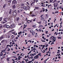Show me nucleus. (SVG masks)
Wrapping results in <instances>:
<instances>
[{
  "instance_id": "f257e3e1",
  "label": "nucleus",
  "mask_w": 63,
  "mask_h": 63,
  "mask_svg": "<svg viewBox=\"0 0 63 63\" xmlns=\"http://www.w3.org/2000/svg\"><path fill=\"white\" fill-rule=\"evenodd\" d=\"M29 8H30V7L26 5V6H24V9L25 10H29Z\"/></svg>"
},
{
  "instance_id": "f03ea898",
  "label": "nucleus",
  "mask_w": 63,
  "mask_h": 63,
  "mask_svg": "<svg viewBox=\"0 0 63 63\" xmlns=\"http://www.w3.org/2000/svg\"><path fill=\"white\" fill-rule=\"evenodd\" d=\"M16 11L15 10L12 13V14H13V15L14 16H15V17H16Z\"/></svg>"
},
{
  "instance_id": "7ed1b4c3",
  "label": "nucleus",
  "mask_w": 63,
  "mask_h": 63,
  "mask_svg": "<svg viewBox=\"0 0 63 63\" xmlns=\"http://www.w3.org/2000/svg\"><path fill=\"white\" fill-rule=\"evenodd\" d=\"M16 27V25L15 24H13L11 25V26L10 27V28H15Z\"/></svg>"
},
{
  "instance_id": "20e7f679",
  "label": "nucleus",
  "mask_w": 63,
  "mask_h": 63,
  "mask_svg": "<svg viewBox=\"0 0 63 63\" xmlns=\"http://www.w3.org/2000/svg\"><path fill=\"white\" fill-rule=\"evenodd\" d=\"M17 3L16 1V0H14L12 1V4H16Z\"/></svg>"
},
{
  "instance_id": "39448f33",
  "label": "nucleus",
  "mask_w": 63,
  "mask_h": 63,
  "mask_svg": "<svg viewBox=\"0 0 63 63\" xmlns=\"http://www.w3.org/2000/svg\"><path fill=\"white\" fill-rule=\"evenodd\" d=\"M23 10V9H22L21 10L20 9L18 10L17 11V13H18V14H19V13H20L21 12V11H22Z\"/></svg>"
},
{
  "instance_id": "423d86ee",
  "label": "nucleus",
  "mask_w": 63,
  "mask_h": 63,
  "mask_svg": "<svg viewBox=\"0 0 63 63\" xmlns=\"http://www.w3.org/2000/svg\"><path fill=\"white\" fill-rule=\"evenodd\" d=\"M4 36H5V35L3 34L1 36L0 38V39L1 40L2 39H4Z\"/></svg>"
},
{
  "instance_id": "0eeeda50",
  "label": "nucleus",
  "mask_w": 63,
  "mask_h": 63,
  "mask_svg": "<svg viewBox=\"0 0 63 63\" xmlns=\"http://www.w3.org/2000/svg\"><path fill=\"white\" fill-rule=\"evenodd\" d=\"M3 20L6 22H7V21H8V18H4L3 19Z\"/></svg>"
},
{
  "instance_id": "6e6552de",
  "label": "nucleus",
  "mask_w": 63,
  "mask_h": 63,
  "mask_svg": "<svg viewBox=\"0 0 63 63\" xmlns=\"http://www.w3.org/2000/svg\"><path fill=\"white\" fill-rule=\"evenodd\" d=\"M25 20L26 21H27V22H28V21H30V22H32V21H30V20H28V19H27V17L26 18Z\"/></svg>"
},
{
  "instance_id": "1a4fd4ad",
  "label": "nucleus",
  "mask_w": 63,
  "mask_h": 63,
  "mask_svg": "<svg viewBox=\"0 0 63 63\" xmlns=\"http://www.w3.org/2000/svg\"><path fill=\"white\" fill-rule=\"evenodd\" d=\"M35 3V1H34L33 2H32L31 4V5L32 6H33L34 5V3Z\"/></svg>"
},
{
  "instance_id": "9d476101",
  "label": "nucleus",
  "mask_w": 63,
  "mask_h": 63,
  "mask_svg": "<svg viewBox=\"0 0 63 63\" xmlns=\"http://www.w3.org/2000/svg\"><path fill=\"white\" fill-rule=\"evenodd\" d=\"M5 27L6 28H10V26L8 25H6L5 26Z\"/></svg>"
},
{
  "instance_id": "9b49d317",
  "label": "nucleus",
  "mask_w": 63,
  "mask_h": 63,
  "mask_svg": "<svg viewBox=\"0 0 63 63\" xmlns=\"http://www.w3.org/2000/svg\"><path fill=\"white\" fill-rule=\"evenodd\" d=\"M35 32H33L32 33V34L33 36H34V35H35Z\"/></svg>"
},
{
  "instance_id": "f8f14e48",
  "label": "nucleus",
  "mask_w": 63,
  "mask_h": 63,
  "mask_svg": "<svg viewBox=\"0 0 63 63\" xmlns=\"http://www.w3.org/2000/svg\"><path fill=\"white\" fill-rule=\"evenodd\" d=\"M12 8L13 9H14V8H16V6H15V5H14L12 6Z\"/></svg>"
},
{
  "instance_id": "ddd939ff",
  "label": "nucleus",
  "mask_w": 63,
  "mask_h": 63,
  "mask_svg": "<svg viewBox=\"0 0 63 63\" xmlns=\"http://www.w3.org/2000/svg\"><path fill=\"white\" fill-rule=\"evenodd\" d=\"M19 17H18L16 18V21H18L19 20Z\"/></svg>"
},
{
  "instance_id": "4468645a",
  "label": "nucleus",
  "mask_w": 63,
  "mask_h": 63,
  "mask_svg": "<svg viewBox=\"0 0 63 63\" xmlns=\"http://www.w3.org/2000/svg\"><path fill=\"white\" fill-rule=\"evenodd\" d=\"M52 37H53V39H56V38H55V37H54V36H52L51 37H50V38H52Z\"/></svg>"
},
{
  "instance_id": "2eb2a0df",
  "label": "nucleus",
  "mask_w": 63,
  "mask_h": 63,
  "mask_svg": "<svg viewBox=\"0 0 63 63\" xmlns=\"http://www.w3.org/2000/svg\"><path fill=\"white\" fill-rule=\"evenodd\" d=\"M35 9L36 10H39V7H35Z\"/></svg>"
},
{
  "instance_id": "dca6fc26",
  "label": "nucleus",
  "mask_w": 63,
  "mask_h": 63,
  "mask_svg": "<svg viewBox=\"0 0 63 63\" xmlns=\"http://www.w3.org/2000/svg\"><path fill=\"white\" fill-rule=\"evenodd\" d=\"M35 59H37V58H38V56L37 55H36V56H35Z\"/></svg>"
},
{
  "instance_id": "f3484780",
  "label": "nucleus",
  "mask_w": 63,
  "mask_h": 63,
  "mask_svg": "<svg viewBox=\"0 0 63 63\" xmlns=\"http://www.w3.org/2000/svg\"><path fill=\"white\" fill-rule=\"evenodd\" d=\"M10 36H11V35L9 34L8 36V39H9V38H10Z\"/></svg>"
},
{
  "instance_id": "a211bd4d",
  "label": "nucleus",
  "mask_w": 63,
  "mask_h": 63,
  "mask_svg": "<svg viewBox=\"0 0 63 63\" xmlns=\"http://www.w3.org/2000/svg\"><path fill=\"white\" fill-rule=\"evenodd\" d=\"M41 53H39V54H38V55H39V56H41L42 55H41Z\"/></svg>"
},
{
  "instance_id": "6ab92c4d",
  "label": "nucleus",
  "mask_w": 63,
  "mask_h": 63,
  "mask_svg": "<svg viewBox=\"0 0 63 63\" xmlns=\"http://www.w3.org/2000/svg\"><path fill=\"white\" fill-rule=\"evenodd\" d=\"M24 28H26V26H27V25H26L25 26V25H24Z\"/></svg>"
},
{
  "instance_id": "aec40b11",
  "label": "nucleus",
  "mask_w": 63,
  "mask_h": 63,
  "mask_svg": "<svg viewBox=\"0 0 63 63\" xmlns=\"http://www.w3.org/2000/svg\"><path fill=\"white\" fill-rule=\"evenodd\" d=\"M36 15H34V14H32L31 15V16H35Z\"/></svg>"
},
{
  "instance_id": "412c9836",
  "label": "nucleus",
  "mask_w": 63,
  "mask_h": 63,
  "mask_svg": "<svg viewBox=\"0 0 63 63\" xmlns=\"http://www.w3.org/2000/svg\"><path fill=\"white\" fill-rule=\"evenodd\" d=\"M3 33H5V32H6V30H3Z\"/></svg>"
},
{
  "instance_id": "4be33fe9",
  "label": "nucleus",
  "mask_w": 63,
  "mask_h": 63,
  "mask_svg": "<svg viewBox=\"0 0 63 63\" xmlns=\"http://www.w3.org/2000/svg\"><path fill=\"white\" fill-rule=\"evenodd\" d=\"M56 34V35H58V33H57V32L56 33V32H55L54 33V35H55V34Z\"/></svg>"
},
{
  "instance_id": "5701e85b",
  "label": "nucleus",
  "mask_w": 63,
  "mask_h": 63,
  "mask_svg": "<svg viewBox=\"0 0 63 63\" xmlns=\"http://www.w3.org/2000/svg\"><path fill=\"white\" fill-rule=\"evenodd\" d=\"M11 58H8L7 59V61H9V59Z\"/></svg>"
},
{
  "instance_id": "b1692460",
  "label": "nucleus",
  "mask_w": 63,
  "mask_h": 63,
  "mask_svg": "<svg viewBox=\"0 0 63 63\" xmlns=\"http://www.w3.org/2000/svg\"><path fill=\"white\" fill-rule=\"evenodd\" d=\"M44 20V18H43V17H42L41 18V20Z\"/></svg>"
},
{
  "instance_id": "393cba45",
  "label": "nucleus",
  "mask_w": 63,
  "mask_h": 63,
  "mask_svg": "<svg viewBox=\"0 0 63 63\" xmlns=\"http://www.w3.org/2000/svg\"><path fill=\"white\" fill-rule=\"evenodd\" d=\"M8 2L9 3H10V4H11V0H9L8 1Z\"/></svg>"
},
{
  "instance_id": "a878e982",
  "label": "nucleus",
  "mask_w": 63,
  "mask_h": 63,
  "mask_svg": "<svg viewBox=\"0 0 63 63\" xmlns=\"http://www.w3.org/2000/svg\"><path fill=\"white\" fill-rule=\"evenodd\" d=\"M33 32V31L32 30H30L31 33H32V32Z\"/></svg>"
},
{
  "instance_id": "bb28decb",
  "label": "nucleus",
  "mask_w": 63,
  "mask_h": 63,
  "mask_svg": "<svg viewBox=\"0 0 63 63\" xmlns=\"http://www.w3.org/2000/svg\"><path fill=\"white\" fill-rule=\"evenodd\" d=\"M32 27H33V28H35V27H36V25H34L32 26Z\"/></svg>"
},
{
  "instance_id": "cd10ccee",
  "label": "nucleus",
  "mask_w": 63,
  "mask_h": 63,
  "mask_svg": "<svg viewBox=\"0 0 63 63\" xmlns=\"http://www.w3.org/2000/svg\"><path fill=\"white\" fill-rule=\"evenodd\" d=\"M39 27H43V25H39Z\"/></svg>"
},
{
  "instance_id": "c85d7f7f",
  "label": "nucleus",
  "mask_w": 63,
  "mask_h": 63,
  "mask_svg": "<svg viewBox=\"0 0 63 63\" xmlns=\"http://www.w3.org/2000/svg\"><path fill=\"white\" fill-rule=\"evenodd\" d=\"M2 20V17L0 18V21H1Z\"/></svg>"
},
{
  "instance_id": "c756f323",
  "label": "nucleus",
  "mask_w": 63,
  "mask_h": 63,
  "mask_svg": "<svg viewBox=\"0 0 63 63\" xmlns=\"http://www.w3.org/2000/svg\"><path fill=\"white\" fill-rule=\"evenodd\" d=\"M52 40V41H53V42H55V41L56 40V39H53Z\"/></svg>"
},
{
  "instance_id": "7c9ffc66",
  "label": "nucleus",
  "mask_w": 63,
  "mask_h": 63,
  "mask_svg": "<svg viewBox=\"0 0 63 63\" xmlns=\"http://www.w3.org/2000/svg\"><path fill=\"white\" fill-rule=\"evenodd\" d=\"M42 10H43V12H45V9L44 8H43L42 9Z\"/></svg>"
},
{
  "instance_id": "2f4dec72",
  "label": "nucleus",
  "mask_w": 63,
  "mask_h": 63,
  "mask_svg": "<svg viewBox=\"0 0 63 63\" xmlns=\"http://www.w3.org/2000/svg\"><path fill=\"white\" fill-rule=\"evenodd\" d=\"M53 1V0H50V3H52V2Z\"/></svg>"
},
{
  "instance_id": "473e14b6",
  "label": "nucleus",
  "mask_w": 63,
  "mask_h": 63,
  "mask_svg": "<svg viewBox=\"0 0 63 63\" xmlns=\"http://www.w3.org/2000/svg\"><path fill=\"white\" fill-rule=\"evenodd\" d=\"M6 7V4H5L3 6V8H5V7Z\"/></svg>"
},
{
  "instance_id": "72a5a7b5",
  "label": "nucleus",
  "mask_w": 63,
  "mask_h": 63,
  "mask_svg": "<svg viewBox=\"0 0 63 63\" xmlns=\"http://www.w3.org/2000/svg\"><path fill=\"white\" fill-rule=\"evenodd\" d=\"M8 5L9 6H10V5H11V3H8Z\"/></svg>"
},
{
  "instance_id": "f704fd0d",
  "label": "nucleus",
  "mask_w": 63,
  "mask_h": 63,
  "mask_svg": "<svg viewBox=\"0 0 63 63\" xmlns=\"http://www.w3.org/2000/svg\"><path fill=\"white\" fill-rule=\"evenodd\" d=\"M10 47V45H7V46L6 48H7L8 47Z\"/></svg>"
},
{
  "instance_id": "c9c22d12",
  "label": "nucleus",
  "mask_w": 63,
  "mask_h": 63,
  "mask_svg": "<svg viewBox=\"0 0 63 63\" xmlns=\"http://www.w3.org/2000/svg\"><path fill=\"white\" fill-rule=\"evenodd\" d=\"M46 34H47V33H48V31H47L45 32Z\"/></svg>"
},
{
  "instance_id": "e433bc0d",
  "label": "nucleus",
  "mask_w": 63,
  "mask_h": 63,
  "mask_svg": "<svg viewBox=\"0 0 63 63\" xmlns=\"http://www.w3.org/2000/svg\"><path fill=\"white\" fill-rule=\"evenodd\" d=\"M37 23H39V24H41V21H40L39 22H38Z\"/></svg>"
},
{
  "instance_id": "4c0bfd02",
  "label": "nucleus",
  "mask_w": 63,
  "mask_h": 63,
  "mask_svg": "<svg viewBox=\"0 0 63 63\" xmlns=\"http://www.w3.org/2000/svg\"><path fill=\"white\" fill-rule=\"evenodd\" d=\"M2 25L0 26V29H1V28H2Z\"/></svg>"
},
{
  "instance_id": "58836bf2",
  "label": "nucleus",
  "mask_w": 63,
  "mask_h": 63,
  "mask_svg": "<svg viewBox=\"0 0 63 63\" xmlns=\"http://www.w3.org/2000/svg\"><path fill=\"white\" fill-rule=\"evenodd\" d=\"M45 11H46V12H47L48 10L47 9H45Z\"/></svg>"
},
{
  "instance_id": "ea45409f",
  "label": "nucleus",
  "mask_w": 63,
  "mask_h": 63,
  "mask_svg": "<svg viewBox=\"0 0 63 63\" xmlns=\"http://www.w3.org/2000/svg\"><path fill=\"white\" fill-rule=\"evenodd\" d=\"M36 19V18H34V19L33 20V21H35V20Z\"/></svg>"
},
{
  "instance_id": "a19ab883",
  "label": "nucleus",
  "mask_w": 63,
  "mask_h": 63,
  "mask_svg": "<svg viewBox=\"0 0 63 63\" xmlns=\"http://www.w3.org/2000/svg\"><path fill=\"white\" fill-rule=\"evenodd\" d=\"M48 44H46V46L45 47H47V46H48Z\"/></svg>"
},
{
  "instance_id": "79ce46f5",
  "label": "nucleus",
  "mask_w": 63,
  "mask_h": 63,
  "mask_svg": "<svg viewBox=\"0 0 63 63\" xmlns=\"http://www.w3.org/2000/svg\"><path fill=\"white\" fill-rule=\"evenodd\" d=\"M4 58V57L3 58H1V60H2V59H3Z\"/></svg>"
},
{
  "instance_id": "37998d69",
  "label": "nucleus",
  "mask_w": 63,
  "mask_h": 63,
  "mask_svg": "<svg viewBox=\"0 0 63 63\" xmlns=\"http://www.w3.org/2000/svg\"><path fill=\"white\" fill-rule=\"evenodd\" d=\"M3 53H2L1 54L0 56H3Z\"/></svg>"
},
{
  "instance_id": "c03bdc74",
  "label": "nucleus",
  "mask_w": 63,
  "mask_h": 63,
  "mask_svg": "<svg viewBox=\"0 0 63 63\" xmlns=\"http://www.w3.org/2000/svg\"><path fill=\"white\" fill-rule=\"evenodd\" d=\"M55 13H58V11H56L55 12Z\"/></svg>"
},
{
  "instance_id": "a18cd8bd",
  "label": "nucleus",
  "mask_w": 63,
  "mask_h": 63,
  "mask_svg": "<svg viewBox=\"0 0 63 63\" xmlns=\"http://www.w3.org/2000/svg\"><path fill=\"white\" fill-rule=\"evenodd\" d=\"M32 14V12H31L30 13V15H31Z\"/></svg>"
},
{
  "instance_id": "49530a36",
  "label": "nucleus",
  "mask_w": 63,
  "mask_h": 63,
  "mask_svg": "<svg viewBox=\"0 0 63 63\" xmlns=\"http://www.w3.org/2000/svg\"><path fill=\"white\" fill-rule=\"evenodd\" d=\"M7 50L8 51H10V49L9 48V49H8Z\"/></svg>"
},
{
  "instance_id": "de8ad7c7",
  "label": "nucleus",
  "mask_w": 63,
  "mask_h": 63,
  "mask_svg": "<svg viewBox=\"0 0 63 63\" xmlns=\"http://www.w3.org/2000/svg\"><path fill=\"white\" fill-rule=\"evenodd\" d=\"M39 31H40V32H41L42 31H41V29H40L39 30Z\"/></svg>"
},
{
  "instance_id": "09e8293b",
  "label": "nucleus",
  "mask_w": 63,
  "mask_h": 63,
  "mask_svg": "<svg viewBox=\"0 0 63 63\" xmlns=\"http://www.w3.org/2000/svg\"><path fill=\"white\" fill-rule=\"evenodd\" d=\"M32 61L31 62V61H29V62H28L27 63H31Z\"/></svg>"
},
{
  "instance_id": "8fccbe9b",
  "label": "nucleus",
  "mask_w": 63,
  "mask_h": 63,
  "mask_svg": "<svg viewBox=\"0 0 63 63\" xmlns=\"http://www.w3.org/2000/svg\"><path fill=\"white\" fill-rule=\"evenodd\" d=\"M41 41H42V42H45V41L43 40H42V39L41 40Z\"/></svg>"
},
{
  "instance_id": "3c124183",
  "label": "nucleus",
  "mask_w": 63,
  "mask_h": 63,
  "mask_svg": "<svg viewBox=\"0 0 63 63\" xmlns=\"http://www.w3.org/2000/svg\"><path fill=\"white\" fill-rule=\"evenodd\" d=\"M27 4H28L29 5V3L28 2H27Z\"/></svg>"
},
{
  "instance_id": "603ef678",
  "label": "nucleus",
  "mask_w": 63,
  "mask_h": 63,
  "mask_svg": "<svg viewBox=\"0 0 63 63\" xmlns=\"http://www.w3.org/2000/svg\"><path fill=\"white\" fill-rule=\"evenodd\" d=\"M47 48H46V49H45V50H46V51L47 50Z\"/></svg>"
},
{
  "instance_id": "864d4df0",
  "label": "nucleus",
  "mask_w": 63,
  "mask_h": 63,
  "mask_svg": "<svg viewBox=\"0 0 63 63\" xmlns=\"http://www.w3.org/2000/svg\"><path fill=\"white\" fill-rule=\"evenodd\" d=\"M6 22H3L2 23H3V24H4L5 23H6Z\"/></svg>"
},
{
  "instance_id": "5fc2aeb1",
  "label": "nucleus",
  "mask_w": 63,
  "mask_h": 63,
  "mask_svg": "<svg viewBox=\"0 0 63 63\" xmlns=\"http://www.w3.org/2000/svg\"><path fill=\"white\" fill-rule=\"evenodd\" d=\"M58 58L59 59H60V58H61V57H60V56H59L58 57Z\"/></svg>"
},
{
  "instance_id": "6e6d98bb",
  "label": "nucleus",
  "mask_w": 63,
  "mask_h": 63,
  "mask_svg": "<svg viewBox=\"0 0 63 63\" xmlns=\"http://www.w3.org/2000/svg\"><path fill=\"white\" fill-rule=\"evenodd\" d=\"M44 16L43 15H41L40 16V17H42V16Z\"/></svg>"
},
{
  "instance_id": "4d7b16f0",
  "label": "nucleus",
  "mask_w": 63,
  "mask_h": 63,
  "mask_svg": "<svg viewBox=\"0 0 63 63\" xmlns=\"http://www.w3.org/2000/svg\"><path fill=\"white\" fill-rule=\"evenodd\" d=\"M31 48L32 49H33L34 48V47H31Z\"/></svg>"
},
{
  "instance_id": "13d9d810",
  "label": "nucleus",
  "mask_w": 63,
  "mask_h": 63,
  "mask_svg": "<svg viewBox=\"0 0 63 63\" xmlns=\"http://www.w3.org/2000/svg\"><path fill=\"white\" fill-rule=\"evenodd\" d=\"M47 60V59H46V60H45L44 61V62H46V61Z\"/></svg>"
},
{
  "instance_id": "bf43d9fd",
  "label": "nucleus",
  "mask_w": 63,
  "mask_h": 63,
  "mask_svg": "<svg viewBox=\"0 0 63 63\" xmlns=\"http://www.w3.org/2000/svg\"><path fill=\"white\" fill-rule=\"evenodd\" d=\"M60 52H57V53H58V54H59V53H60Z\"/></svg>"
},
{
  "instance_id": "052dcab7",
  "label": "nucleus",
  "mask_w": 63,
  "mask_h": 63,
  "mask_svg": "<svg viewBox=\"0 0 63 63\" xmlns=\"http://www.w3.org/2000/svg\"><path fill=\"white\" fill-rule=\"evenodd\" d=\"M31 46H29L28 47V48H30V47H31Z\"/></svg>"
},
{
  "instance_id": "680f3d73",
  "label": "nucleus",
  "mask_w": 63,
  "mask_h": 63,
  "mask_svg": "<svg viewBox=\"0 0 63 63\" xmlns=\"http://www.w3.org/2000/svg\"><path fill=\"white\" fill-rule=\"evenodd\" d=\"M5 50H2V52H4V51L5 52Z\"/></svg>"
},
{
  "instance_id": "e2e57ef3",
  "label": "nucleus",
  "mask_w": 63,
  "mask_h": 63,
  "mask_svg": "<svg viewBox=\"0 0 63 63\" xmlns=\"http://www.w3.org/2000/svg\"><path fill=\"white\" fill-rule=\"evenodd\" d=\"M23 5H24V4H23V3L21 4V6H23Z\"/></svg>"
},
{
  "instance_id": "0e129e2a",
  "label": "nucleus",
  "mask_w": 63,
  "mask_h": 63,
  "mask_svg": "<svg viewBox=\"0 0 63 63\" xmlns=\"http://www.w3.org/2000/svg\"><path fill=\"white\" fill-rule=\"evenodd\" d=\"M21 58V57H20V56H19V57L18 58Z\"/></svg>"
},
{
  "instance_id": "69168bd1",
  "label": "nucleus",
  "mask_w": 63,
  "mask_h": 63,
  "mask_svg": "<svg viewBox=\"0 0 63 63\" xmlns=\"http://www.w3.org/2000/svg\"><path fill=\"white\" fill-rule=\"evenodd\" d=\"M9 14H10V15H11V12H10L9 11Z\"/></svg>"
},
{
  "instance_id": "338daca9",
  "label": "nucleus",
  "mask_w": 63,
  "mask_h": 63,
  "mask_svg": "<svg viewBox=\"0 0 63 63\" xmlns=\"http://www.w3.org/2000/svg\"><path fill=\"white\" fill-rule=\"evenodd\" d=\"M42 12H43L42 10L41 11H40V13H42Z\"/></svg>"
},
{
  "instance_id": "774afa93",
  "label": "nucleus",
  "mask_w": 63,
  "mask_h": 63,
  "mask_svg": "<svg viewBox=\"0 0 63 63\" xmlns=\"http://www.w3.org/2000/svg\"><path fill=\"white\" fill-rule=\"evenodd\" d=\"M42 38L43 39H44V38H45V37H44V36H43L42 37Z\"/></svg>"
}]
</instances>
